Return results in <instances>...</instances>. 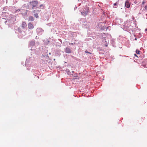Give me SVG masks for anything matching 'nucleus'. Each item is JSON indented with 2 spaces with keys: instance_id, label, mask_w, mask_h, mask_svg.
Returning <instances> with one entry per match:
<instances>
[{
  "instance_id": "423d86ee",
  "label": "nucleus",
  "mask_w": 147,
  "mask_h": 147,
  "mask_svg": "<svg viewBox=\"0 0 147 147\" xmlns=\"http://www.w3.org/2000/svg\"><path fill=\"white\" fill-rule=\"evenodd\" d=\"M125 6L127 8H129L130 6V5L128 0L126 1L125 3Z\"/></svg>"
},
{
  "instance_id": "9d476101",
  "label": "nucleus",
  "mask_w": 147,
  "mask_h": 147,
  "mask_svg": "<svg viewBox=\"0 0 147 147\" xmlns=\"http://www.w3.org/2000/svg\"><path fill=\"white\" fill-rule=\"evenodd\" d=\"M85 52L86 53H89V54H91V53H90L89 52H88V51L87 50H86L85 51Z\"/></svg>"
},
{
  "instance_id": "f03ea898",
  "label": "nucleus",
  "mask_w": 147,
  "mask_h": 147,
  "mask_svg": "<svg viewBox=\"0 0 147 147\" xmlns=\"http://www.w3.org/2000/svg\"><path fill=\"white\" fill-rule=\"evenodd\" d=\"M31 3H32V5L33 6L32 9H34V7H37V6H38V2L37 1H32L31 2Z\"/></svg>"
},
{
  "instance_id": "f3484780",
  "label": "nucleus",
  "mask_w": 147,
  "mask_h": 147,
  "mask_svg": "<svg viewBox=\"0 0 147 147\" xmlns=\"http://www.w3.org/2000/svg\"><path fill=\"white\" fill-rule=\"evenodd\" d=\"M71 45H73V43H71Z\"/></svg>"
},
{
  "instance_id": "dca6fc26",
  "label": "nucleus",
  "mask_w": 147,
  "mask_h": 147,
  "mask_svg": "<svg viewBox=\"0 0 147 147\" xmlns=\"http://www.w3.org/2000/svg\"><path fill=\"white\" fill-rule=\"evenodd\" d=\"M134 55H135V56H137V55H136V54H134Z\"/></svg>"
},
{
  "instance_id": "9b49d317",
  "label": "nucleus",
  "mask_w": 147,
  "mask_h": 147,
  "mask_svg": "<svg viewBox=\"0 0 147 147\" xmlns=\"http://www.w3.org/2000/svg\"><path fill=\"white\" fill-rule=\"evenodd\" d=\"M145 9H147V5L145 7Z\"/></svg>"
},
{
  "instance_id": "4468645a",
  "label": "nucleus",
  "mask_w": 147,
  "mask_h": 147,
  "mask_svg": "<svg viewBox=\"0 0 147 147\" xmlns=\"http://www.w3.org/2000/svg\"><path fill=\"white\" fill-rule=\"evenodd\" d=\"M145 32H146V33H147V29H146L145 30Z\"/></svg>"
},
{
  "instance_id": "2eb2a0df",
  "label": "nucleus",
  "mask_w": 147,
  "mask_h": 147,
  "mask_svg": "<svg viewBox=\"0 0 147 147\" xmlns=\"http://www.w3.org/2000/svg\"><path fill=\"white\" fill-rule=\"evenodd\" d=\"M43 5H40V7H41Z\"/></svg>"
},
{
  "instance_id": "f257e3e1",
  "label": "nucleus",
  "mask_w": 147,
  "mask_h": 147,
  "mask_svg": "<svg viewBox=\"0 0 147 147\" xmlns=\"http://www.w3.org/2000/svg\"><path fill=\"white\" fill-rule=\"evenodd\" d=\"M89 9L88 7H86V9H85V10L81 12V13L82 15L84 16H86L89 11Z\"/></svg>"
},
{
  "instance_id": "f8f14e48",
  "label": "nucleus",
  "mask_w": 147,
  "mask_h": 147,
  "mask_svg": "<svg viewBox=\"0 0 147 147\" xmlns=\"http://www.w3.org/2000/svg\"><path fill=\"white\" fill-rule=\"evenodd\" d=\"M117 4L116 3H115L114 4V6H115V5H117Z\"/></svg>"
},
{
  "instance_id": "7ed1b4c3",
  "label": "nucleus",
  "mask_w": 147,
  "mask_h": 147,
  "mask_svg": "<svg viewBox=\"0 0 147 147\" xmlns=\"http://www.w3.org/2000/svg\"><path fill=\"white\" fill-rule=\"evenodd\" d=\"M36 11L37 12L35 13V12H36V11L35 10H33V12L34 13H34V16L36 18H38V12H39L40 11H39V10H37Z\"/></svg>"
},
{
  "instance_id": "1a4fd4ad",
  "label": "nucleus",
  "mask_w": 147,
  "mask_h": 147,
  "mask_svg": "<svg viewBox=\"0 0 147 147\" xmlns=\"http://www.w3.org/2000/svg\"><path fill=\"white\" fill-rule=\"evenodd\" d=\"M140 52V51L139 50H136V53L137 54H139Z\"/></svg>"
},
{
  "instance_id": "ddd939ff",
  "label": "nucleus",
  "mask_w": 147,
  "mask_h": 147,
  "mask_svg": "<svg viewBox=\"0 0 147 147\" xmlns=\"http://www.w3.org/2000/svg\"><path fill=\"white\" fill-rule=\"evenodd\" d=\"M145 2L144 1H143L142 2V4H144L145 3Z\"/></svg>"
},
{
  "instance_id": "0eeeda50",
  "label": "nucleus",
  "mask_w": 147,
  "mask_h": 147,
  "mask_svg": "<svg viewBox=\"0 0 147 147\" xmlns=\"http://www.w3.org/2000/svg\"><path fill=\"white\" fill-rule=\"evenodd\" d=\"M22 27L24 28L26 27L27 26V24L25 22H23L22 25Z\"/></svg>"
},
{
  "instance_id": "6e6552de",
  "label": "nucleus",
  "mask_w": 147,
  "mask_h": 147,
  "mask_svg": "<svg viewBox=\"0 0 147 147\" xmlns=\"http://www.w3.org/2000/svg\"><path fill=\"white\" fill-rule=\"evenodd\" d=\"M34 20V18L32 16H30L29 18V21H33Z\"/></svg>"
},
{
  "instance_id": "39448f33",
  "label": "nucleus",
  "mask_w": 147,
  "mask_h": 147,
  "mask_svg": "<svg viewBox=\"0 0 147 147\" xmlns=\"http://www.w3.org/2000/svg\"><path fill=\"white\" fill-rule=\"evenodd\" d=\"M65 52L67 53H69L71 52V50L69 48L67 47L66 48Z\"/></svg>"
},
{
  "instance_id": "20e7f679",
  "label": "nucleus",
  "mask_w": 147,
  "mask_h": 147,
  "mask_svg": "<svg viewBox=\"0 0 147 147\" xmlns=\"http://www.w3.org/2000/svg\"><path fill=\"white\" fill-rule=\"evenodd\" d=\"M28 28L29 29H32L34 28V26L30 22L28 24Z\"/></svg>"
}]
</instances>
